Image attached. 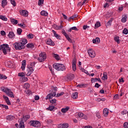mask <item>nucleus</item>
Segmentation results:
<instances>
[{
	"label": "nucleus",
	"mask_w": 128,
	"mask_h": 128,
	"mask_svg": "<svg viewBox=\"0 0 128 128\" xmlns=\"http://www.w3.org/2000/svg\"><path fill=\"white\" fill-rule=\"evenodd\" d=\"M28 44V40L26 38L22 39L20 42H16L14 44V46L15 50H24L26 48V44Z\"/></svg>",
	"instance_id": "1"
},
{
	"label": "nucleus",
	"mask_w": 128,
	"mask_h": 128,
	"mask_svg": "<svg viewBox=\"0 0 128 128\" xmlns=\"http://www.w3.org/2000/svg\"><path fill=\"white\" fill-rule=\"evenodd\" d=\"M53 68H55L56 70H66V66H64V64H60L58 63L54 64H53Z\"/></svg>",
	"instance_id": "2"
},
{
	"label": "nucleus",
	"mask_w": 128,
	"mask_h": 128,
	"mask_svg": "<svg viewBox=\"0 0 128 128\" xmlns=\"http://www.w3.org/2000/svg\"><path fill=\"white\" fill-rule=\"evenodd\" d=\"M0 50H2L4 54H6L10 50V48L8 44H3L0 46Z\"/></svg>",
	"instance_id": "3"
},
{
	"label": "nucleus",
	"mask_w": 128,
	"mask_h": 128,
	"mask_svg": "<svg viewBox=\"0 0 128 128\" xmlns=\"http://www.w3.org/2000/svg\"><path fill=\"white\" fill-rule=\"evenodd\" d=\"M1 90L2 92H4L8 96H10V98H14V93H12V92L10 90L6 88L3 87L1 88Z\"/></svg>",
	"instance_id": "4"
},
{
	"label": "nucleus",
	"mask_w": 128,
	"mask_h": 128,
	"mask_svg": "<svg viewBox=\"0 0 128 128\" xmlns=\"http://www.w3.org/2000/svg\"><path fill=\"white\" fill-rule=\"evenodd\" d=\"M46 60V54L44 52H41L38 58V61L40 62H44Z\"/></svg>",
	"instance_id": "5"
},
{
	"label": "nucleus",
	"mask_w": 128,
	"mask_h": 128,
	"mask_svg": "<svg viewBox=\"0 0 128 128\" xmlns=\"http://www.w3.org/2000/svg\"><path fill=\"white\" fill-rule=\"evenodd\" d=\"M30 126H34V128H40V122L38 121L32 120L30 122Z\"/></svg>",
	"instance_id": "6"
},
{
	"label": "nucleus",
	"mask_w": 128,
	"mask_h": 128,
	"mask_svg": "<svg viewBox=\"0 0 128 128\" xmlns=\"http://www.w3.org/2000/svg\"><path fill=\"white\" fill-rule=\"evenodd\" d=\"M19 125L18 124H16V126L17 128H24V119L21 118L18 120Z\"/></svg>",
	"instance_id": "7"
},
{
	"label": "nucleus",
	"mask_w": 128,
	"mask_h": 128,
	"mask_svg": "<svg viewBox=\"0 0 128 128\" xmlns=\"http://www.w3.org/2000/svg\"><path fill=\"white\" fill-rule=\"evenodd\" d=\"M50 94H48L46 97V100H50V98H52L54 96H56V92L50 90Z\"/></svg>",
	"instance_id": "8"
},
{
	"label": "nucleus",
	"mask_w": 128,
	"mask_h": 128,
	"mask_svg": "<svg viewBox=\"0 0 128 128\" xmlns=\"http://www.w3.org/2000/svg\"><path fill=\"white\" fill-rule=\"evenodd\" d=\"M34 68H32V67H30V66H27V72L28 73L26 74V76H30V74H32L33 72H34Z\"/></svg>",
	"instance_id": "9"
},
{
	"label": "nucleus",
	"mask_w": 128,
	"mask_h": 128,
	"mask_svg": "<svg viewBox=\"0 0 128 128\" xmlns=\"http://www.w3.org/2000/svg\"><path fill=\"white\" fill-rule=\"evenodd\" d=\"M88 52L90 58H96V52L92 50V48H90Z\"/></svg>",
	"instance_id": "10"
},
{
	"label": "nucleus",
	"mask_w": 128,
	"mask_h": 128,
	"mask_svg": "<svg viewBox=\"0 0 128 128\" xmlns=\"http://www.w3.org/2000/svg\"><path fill=\"white\" fill-rule=\"evenodd\" d=\"M62 34H64V36L66 40H68V41L70 42L71 44L72 42V38H70V36H68V34L66 32V31L64 30H62Z\"/></svg>",
	"instance_id": "11"
},
{
	"label": "nucleus",
	"mask_w": 128,
	"mask_h": 128,
	"mask_svg": "<svg viewBox=\"0 0 128 128\" xmlns=\"http://www.w3.org/2000/svg\"><path fill=\"white\" fill-rule=\"evenodd\" d=\"M76 58H74L72 60V70L74 72H76Z\"/></svg>",
	"instance_id": "12"
},
{
	"label": "nucleus",
	"mask_w": 128,
	"mask_h": 128,
	"mask_svg": "<svg viewBox=\"0 0 128 128\" xmlns=\"http://www.w3.org/2000/svg\"><path fill=\"white\" fill-rule=\"evenodd\" d=\"M70 126V125L68 123H64L63 124H60L58 126V128H68Z\"/></svg>",
	"instance_id": "13"
},
{
	"label": "nucleus",
	"mask_w": 128,
	"mask_h": 128,
	"mask_svg": "<svg viewBox=\"0 0 128 128\" xmlns=\"http://www.w3.org/2000/svg\"><path fill=\"white\" fill-rule=\"evenodd\" d=\"M46 44L49 46H54L55 44L54 42L51 39L46 40Z\"/></svg>",
	"instance_id": "14"
},
{
	"label": "nucleus",
	"mask_w": 128,
	"mask_h": 128,
	"mask_svg": "<svg viewBox=\"0 0 128 128\" xmlns=\"http://www.w3.org/2000/svg\"><path fill=\"white\" fill-rule=\"evenodd\" d=\"M20 15L23 16H28V12L26 10L20 11Z\"/></svg>",
	"instance_id": "15"
},
{
	"label": "nucleus",
	"mask_w": 128,
	"mask_h": 128,
	"mask_svg": "<svg viewBox=\"0 0 128 128\" xmlns=\"http://www.w3.org/2000/svg\"><path fill=\"white\" fill-rule=\"evenodd\" d=\"M3 98H4V100H5L7 104H8V106H10L11 104H10V99H8V97L5 96H3Z\"/></svg>",
	"instance_id": "16"
},
{
	"label": "nucleus",
	"mask_w": 128,
	"mask_h": 128,
	"mask_svg": "<svg viewBox=\"0 0 128 128\" xmlns=\"http://www.w3.org/2000/svg\"><path fill=\"white\" fill-rule=\"evenodd\" d=\"M26 60H24L22 62V70H24V69L26 68Z\"/></svg>",
	"instance_id": "17"
},
{
	"label": "nucleus",
	"mask_w": 128,
	"mask_h": 128,
	"mask_svg": "<svg viewBox=\"0 0 128 128\" xmlns=\"http://www.w3.org/2000/svg\"><path fill=\"white\" fill-rule=\"evenodd\" d=\"M103 115L105 118H106L108 115V109L105 108L103 110Z\"/></svg>",
	"instance_id": "18"
},
{
	"label": "nucleus",
	"mask_w": 128,
	"mask_h": 128,
	"mask_svg": "<svg viewBox=\"0 0 128 128\" xmlns=\"http://www.w3.org/2000/svg\"><path fill=\"white\" fill-rule=\"evenodd\" d=\"M98 80L99 82H102V80L100 78H92L91 82H96Z\"/></svg>",
	"instance_id": "19"
},
{
	"label": "nucleus",
	"mask_w": 128,
	"mask_h": 128,
	"mask_svg": "<svg viewBox=\"0 0 128 128\" xmlns=\"http://www.w3.org/2000/svg\"><path fill=\"white\" fill-rule=\"evenodd\" d=\"M70 110L69 106H66V108H62L61 110L63 114H66Z\"/></svg>",
	"instance_id": "20"
},
{
	"label": "nucleus",
	"mask_w": 128,
	"mask_h": 128,
	"mask_svg": "<svg viewBox=\"0 0 128 128\" xmlns=\"http://www.w3.org/2000/svg\"><path fill=\"white\" fill-rule=\"evenodd\" d=\"M100 40L98 38H96V39H93L92 40V42L93 44H100Z\"/></svg>",
	"instance_id": "21"
},
{
	"label": "nucleus",
	"mask_w": 128,
	"mask_h": 128,
	"mask_svg": "<svg viewBox=\"0 0 128 128\" xmlns=\"http://www.w3.org/2000/svg\"><path fill=\"white\" fill-rule=\"evenodd\" d=\"M26 48H34V45L32 43H30L26 44Z\"/></svg>",
	"instance_id": "22"
},
{
	"label": "nucleus",
	"mask_w": 128,
	"mask_h": 128,
	"mask_svg": "<svg viewBox=\"0 0 128 128\" xmlns=\"http://www.w3.org/2000/svg\"><path fill=\"white\" fill-rule=\"evenodd\" d=\"M78 92L73 93L72 94V98H74V100H76V98H78Z\"/></svg>",
	"instance_id": "23"
},
{
	"label": "nucleus",
	"mask_w": 128,
	"mask_h": 128,
	"mask_svg": "<svg viewBox=\"0 0 128 128\" xmlns=\"http://www.w3.org/2000/svg\"><path fill=\"white\" fill-rule=\"evenodd\" d=\"M14 33L12 32H10L8 34V36L10 38H14Z\"/></svg>",
	"instance_id": "24"
},
{
	"label": "nucleus",
	"mask_w": 128,
	"mask_h": 128,
	"mask_svg": "<svg viewBox=\"0 0 128 128\" xmlns=\"http://www.w3.org/2000/svg\"><path fill=\"white\" fill-rule=\"evenodd\" d=\"M112 20H114V18H111L110 20L106 24V26H112Z\"/></svg>",
	"instance_id": "25"
},
{
	"label": "nucleus",
	"mask_w": 128,
	"mask_h": 128,
	"mask_svg": "<svg viewBox=\"0 0 128 128\" xmlns=\"http://www.w3.org/2000/svg\"><path fill=\"white\" fill-rule=\"evenodd\" d=\"M14 118V116L9 115L6 116V120H12Z\"/></svg>",
	"instance_id": "26"
},
{
	"label": "nucleus",
	"mask_w": 128,
	"mask_h": 128,
	"mask_svg": "<svg viewBox=\"0 0 128 128\" xmlns=\"http://www.w3.org/2000/svg\"><path fill=\"white\" fill-rule=\"evenodd\" d=\"M40 14H41V16H48V12H46L44 10H42L40 12Z\"/></svg>",
	"instance_id": "27"
},
{
	"label": "nucleus",
	"mask_w": 128,
	"mask_h": 128,
	"mask_svg": "<svg viewBox=\"0 0 128 128\" xmlns=\"http://www.w3.org/2000/svg\"><path fill=\"white\" fill-rule=\"evenodd\" d=\"M52 32L55 36V38H56L58 40H60V36L56 32V31L54 30H52Z\"/></svg>",
	"instance_id": "28"
},
{
	"label": "nucleus",
	"mask_w": 128,
	"mask_h": 128,
	"mask_svg": "<svg viewBox=\"0 0 128 128\" xmlns=\"http://www.w3.org/2000/svg\"><path fill=\"white\" fill-rule=\"evenodd\" d=\"M122 22H126V15L122 16V18L121 20Z\"/></svg>",
	"instance_id": "29"
},
{
	"label": "nucleus",
	"mask_w": 128,
	"mask_h": 128,
	"mask_svg": "<svg viewBox=\"0 0 128 128\" xmlns=\"http://www.w3.org/2000/svg\"><path fill=\"white\" fill-rule=\"evenodd\" d=\"M8 4V2H6V0H3L2 1V6L4 8Z\"/></svg>",
	"instance_id": "30"
},
{
	"label": "nucleus",
	"mask_w": 128,
	"mask_h": 128,
	"mask_svg": "<svg viewBox=\"0 0 128 128\" xmlns=\"http://www.w3.org/2000/svg\"><path fill=\"white\" fill-rule=\"evenodd\" d=\"M68 78L70 80H72L74 78V74H70L68 76Z\"/></svg>",
	"instance_id": "31"
},
{
	"label": "nucleus",
	"mask_w": 128,
	"mask_h": 128,
	"mask_svg": "<svg viewBox=\"0 0 128 128\" xmlns=\"http://www.w3.org/2000/svg\"><path fill=\"white\" fill-rule=\"evenodd\" d=\"M103 74L104 76L102 78V80H108V74H106V72H104Z\"/></svg>",
	"instance_id": "32"
},
{
	"label": "nucleus",
	"mask_w": 128,
	"mask_h": 128,
	"mask_svg": "<svg viewBox=\"0 0 128 128\" xmlns=\"http://www.w3.org/2000/svg\"><path fill=\"white\" fill-rule=\"evenodd\" d=\"M10 22L12 24H18V20H16V19H12L10 20Z\"/></svg>",
	"instance_id": "33"
},
{
	"label": "nucleus",
	"mask_w": 128,
	"mask_h": 128,
	"mask_svg": "<svg viewBox=\"0 0 128 128\" xmlns=\"http://www.w3.org/2000/svg\"><path fill=\"white\" fill-rule=\"evenodd\" d=\"M0 19L2 20H4V22H6V20H8V18H6V16H4L2 15L0 16Z\"/></svg>",
	"instance_id": "34"
},
{
	"label": "nucleus",
	"mask_w": 128,
	"mask_h": 128,
	"mask_svg": "<svg viewBox=\"0 0 128 128\" xmlns=\"http://www.w3.org/2000/svg\"><path fill=\"white\" fill-rule=\"evenodd\" d=\"M95 29L98 28H100V22H97L96 24H95Z\"/></svg>",
	"instance_id": "35"
},
{
	"label": "nucleus",
	"mask_w": 128,
	"mask_h": 128,
	"mask_svg": "<svg viewBox=\"0 0 128 128\" xmlns=\"http://www.w3.org/2000/svg\"><path fill=\"white\" fill-rule=\"evenodd\" d=\"M54 110V106H49L48 108H46V110H50V112Z\"/></svg>",
	"instance_id": "36"
},
{
	"label": "nucleus",
	"mask_w": 128,
	"mask_h": 128,
	"mask_svg": "<svg viewBox=\"0 0 128 128\" xmlns=\"http://www.w3.org/2000/svg\"><path fill=\"white\" fill-rule=\"evenodd\" d=\"M54 58L56 60H60V56L58 54H54Z\"/></svg>",
	"instance_id": "37"
},
{
	"label": "nucleus",
	"mask_w": 128,
	"mask_h": 128,
	"mask_svg": "<svg viewBox=\"0 0 128 128\" xmlns=\"http://www.w3.org/2000/svg\"><path fill=\"white\" fill-rule=\"evenodd\" d=\"M8 77H6L5 75H3L0 74V80H6Z\"/></svg>",
	"instance_id": "38"
},
{
	"label": "nucleus",
	"mask_w": 128,
	"mask_h": 128,
	"mask_svg": "<svg viewBox=\"0 0 128 128\" xmlns=\"http://www.w3.org/2000/svg\"><path fill=\"white\" fill-rule=\"evenodd\" d=\"M114 40H115V42H117V44H120V37L119 36H115L114 38Z\"/></svg>",
	"instance_id": "39"
},
{
	"label": "nucleus",
	"mask_w": 128,
	"mask_h": 128,
	"mask_svg": "<svg viewBox=\"0 0 128 128\" xmlns=\"http://www.w3.org/2000/svg\"><path fill=\"white\" fill-rule=\"evenodd\" d=\"M22 28H18L17 29V34L19 36H20V34H22Z\"/></svg>",
	"instance_id": "40"
},
{
	"label": "nucleus",
	"mask_w": 128,
	"mask_h": 128,
	"mask_svg": "<svg viewBox=\"0 0 128 128\" xmlns=\"http://www.w3.org/2000/svg\"><path fill=\"white\" fill-rule=\"evenodd\" d=\"M86 84H79L77 86L78 88H86Z\"/></svg>",
	"instance_id": "41"
},
{
	"label": "nucleus",
	"mask_w": 128,
	"mask_h": 128,
	"mask_svg": "<svg viewBox=\"0 0 128 128\" xmlns=\"http://www.w3.org/2000/svg\"><path fill=\"white\" fill-rule=\"evenodd\" d=\"M24 88H30V84L28 83H26L24 84Z\"/></svg>",
	"instance_id": "42"
},
{
	"label": "nucleus",
	"mask_w": 128,
	"mask_h": 128,
	"mask_svg": "<svg viewBox=\"0 0 128 128\" xmlns=\"http://www.w3.org/2000/svg\"><path fill=\"white\" fill-rule=\"evenodd\" d=\"M26 76L24 72H20L18 74V76H21V78H24Z\"/></svg>",
	"instance_id": "43"
},
{
	"label": "nucleus",
	"mask_w": 128,
	"mask_h": 128,
	"mask_svg": "<svg viewBox=\"0 0 128 128\" xmlns=\"http://www.w3.org/2000/svg\"><path fill=\"white\" fill-rule=\"evenodd\" d=\"M64 94V92H62L60 93H58L56 96V98H59V96H63Z\"/></svg>",
	"instance_id": "44"
},
{
	"label": "nucleus",
	"mask_w": 128,
	"mask_h": 128,
	"mask_svg": "<svg viewBox=\"0 0 128 128\" xmlns=\"http://www.w3.org/2000/svg\"><path fill=\"white\" fill-rule=\"evenodd\" d=\"M11 4L13 6H16V2L14 0H10Z\"/></svg>",
	"instance_id": "45"
},
{
	"label": "nucleus",
	"mask_w": 128,
	"mask_h": 128,
	"mask_svg": "<svg viewBox=\"0 0 128 128\" xmlns=\"http://www.w3.org/2000/svg\"><path fill=\"white\" fill-rule=\"evenodd\" d=\"M122 34H128V30L127 28H125L122 31Z\"/></svg>",
	"instance_id": "46"
},
{
	"label": "nucleus",
	"mask_w": 128,
	"mask_h": 128,
	"mask_svg": "<svg viewBox=\"0 0 128 128\" xmlns=\"http://www.w3.org/2000/svg\"><path fill=\"white\" fill-rule=\"evenodd\" d=\"M35 66H36V62H33L32 63H30V66H30V68H34Z\"/></svg>",
	"instance_id": "47"
},
{
	"label": "nucleus",
	"mask_w": 128,
	"mask_h": 128,
	"mask_svg": "<svg viewBox=\"0 0 128 128\" xmlns=\"http://www.w3.org/2000/svg\"><path fill=\"white\" fill-rule=\"evenodd\" d=\"M96 116L98 118H102V116H100V112H96Z\"/></svg>",
	"instance_id": "48"
},
{
	"label": "nucleus",
	"mask_w": 128,
	"mask_h": 128,
	"mask_svg": "<svg viewBox=\"0 0 128 128\" xmlns=\"http://www.w3.org/2000/svg\"><path fill=\"white\" fill-rule=\"evenodd\" d=\"M27 36L28 38H34V34H29Z\"/></svg>",
	"instance_id": "49"
},
{
	"label": "nucleus",
	"mask_w": 128,
	"mask_h": 128,
	"mask_svg": "<svg viewBox=\"0 0 128 128\" xmlns=\"http://www.w3.org/2000/svg\"><path fill=\"white\" fill-rule=\"evenodd\" d=\"M38 6H42V4H44V0H39L38 2Z\"/></svg>",
	"instance_id": "50"
},
{
	"label": "nucleus",
	"mask_w": 128,
	"mask_h": 128,
	"mask_svg": "<svg viewBox=\"0 0 128 128\" xmlns=\"http://www.w3.org/2000/svg\"><path fill=\"white\" fill-rule=\"evenodd\" d=\"M22 82H28V78L24 76L22 78Z\"/></svg>",
	"instance_id": "51"
},
{
	"label": "nucleus",
	"mask_w": 128,
	"mask_h": 128,
	"mask_svg": "<svg viewBox=\"0 0 128 128\" xmlns=\"http://www.w3.org/2000/svg\"><path fill=\"white\" fill-rule=\"evenodd\" d=\"M50 104H56V99H53L50 100Z\"/></svg>",
	"instance_id": "52"
},
{
	"label": "nucleus",
	"mask_w": 128,
	"mask_h": 128,
	"mask_svg": "<svg viewBox=\"0 0 128 128\" xmlns=\"http://www.w3.org/2000/svg\"><path fill=\"white\" fill-rule=\"evenodd\" d=\"M84 4L83 2H79L78 4V6H82Z\"/></svg>",
	"instance_id": "53"
},
{
	"label": "nucleus",
	"mask_w": 128,
	"mask_h": 128,
	"mask_svg": "<svg viewBox=\"0 0 128 128\" xmlns=\"http://www.w3.org/2000/svg\"><path fill=\"white\" fill-rule=\"evenodd\" d=\"M1 108H4L6 110H8V106L2 104Z\"/></svg>",
	"instance_id": "54"
},
{
	"label": "nucleus",
	"mask_w": 128,
	"mask_h": 128,
	"mask_svg": "<svg viewBox=\"0 0 128 128\" xmlns=\"http://www.w3.org/2000/svg\"><path fill=\"white\" fill-rule=\"evenodd\" d=\"M124 126L125 128H128V122H125L124 124Z\"/></svg>",
	"instance_id": "55"
},
{
	"label": "nucleus",
	"mask_w": 128,
	"mask_h": 128,
	"mask_svg": "<svg viewBox=\"0 0 128 128\" xmlns=\"http://www.w3.org/2000/svg\"><path fill=\"white\" fill-rule=\"evenodd\" d=\"M84 113H82V112H78V116L79 117H80V118H82V116H84Z\"/></svg>",
	"instance_id": "56"
},
{
	"label": "nucleus",
	"mask_w": 128,
	"mask_h": 128,
	"mask_svg": "<svg viewBox=\"0 0 128 128\" xmlns=\"http://www.w3.org/2000/svg\"><path fill=\"white\" fill-rule=\"evenodd\" d=\"M100 86V84H98V83H96L94 85L95 88H98Z\"/></svg>",
	"instance_id": "57"
},
{
	"label": "nucleus",
	"mask_w": 128,
	"mask_h": 128,
	"mask_svg": "<svg viewBox=\"0 0 128 128\" xmlns=\"http://www.w3.org/2000/svg\"><path fill=\"white\" fill-rule=\"evenodd\" d=\"M18 26H21L22 28H24V26H26V24H18Z\"/></svg>",
	"instance_id": "58"
},
{
	"label": "nucleus",
	"mask_w": 128,
	"mask_h": 128,
	"mask_svg": "<svg viewBox=\"0 0 128 128\" xmlns=\"http://www.w3.org/2000/svg\"><path fill=\"white\" fill-rule=\"evenodd\" d=\"M0 34L2 36H6V32L4 30H2L0 32Z\"/></svg>",
	"instance_id": "59"
},
{
	"label": "nucleus",
	"mask_w": 128,
	"mask_h": 128,
	"mask_svg": "<svg viewBox=\"0 0 128 128\" xmlns=\"http://www.w3.org/2000/svg\"><path fill=\"white\" fill-rule=\"evenodd\" d=\"M26 94H28L30 96V94H32V91L28 90L26 92Z\"/></svg>",
	"instance_id": "60"
},
{
	"label": "nucleus",
	"mask_w": 128,
	"mask_h": 128,
	"mask_svg": "<svg viewBox=\"0 0 128 128\" xmlns=\"http://www.w3.org/2000/svg\"><path fill=\"white\" fill-rule=\"evenodd\" d=\"M34 100H40V96H35Z\"/></svg>",
	"instance_id": "61"
},
{
	"label": "nucleus",
	"mask_w": 128,
	"mask_h": 128,
	"mask_svg": "<svg viewBox=\"0 0 128 128\" xmlns=\"http://www.w3.org/2000/svg\"><path fill=\"white\" fill-rule=\"evenodd\" d=\"M90 28V26H83V30H86V28Z\"/></svg>",
	"instance_id": "62"
},
{
	"label": "nucleus",
	"mask_w": 128,
	"mask_h": 128,
	"mask_svg": "<svg viewBox=\"0 0 128 128\" xmlns=\"http://www.w3.org/2000/svg\"><path fill=\"white\" fill-rule=\"evenodd\" d=\"M82 118H83V120H88V116L84 114L83 116L82 117Z\"/></svg>",
	"instance_id": "63"
},
{
	"label": "nucleus",
	"mask_w": 128,
	"mask_h": 128,
	"mask_svg": "<svg viewBox=\"0 0 128 128\" xmlns=\"http://www.w3.org/2000/svg\"><path fill=\"white\" fill-rule=\"evenodd\" d=\"M72 28V30H76L78 31V28H76V26H73Z\"/></svg>",
	"instance_id": "64"
}]
</instances>
